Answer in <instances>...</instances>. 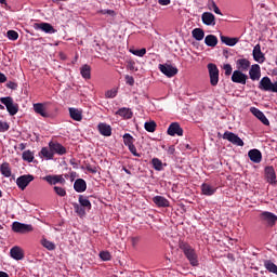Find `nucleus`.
<instances>
[{"label": "nucleus", "instance_id": "nucleus-1", "mask_svg": "<svg viewBox=\"0 0 277 277\" xmlns=\"http://www.w3.org/2000/svg\"><path fill=\"white\" fill-rule=\"evenodd\" d=\"M179 248L182 250L187 261L193 267H198V254L196 253V249H193L189 243L180 240Z\"/></svg>", "mask_w": 277, "mask_h": 277}, {"label": "nucleus", "instance_id": "nucleus-53", "mask_svg": "<svg viewBox=\"0 0 277 277\" xmlns=\"http://www.w3.org/2000/svg\"><path fill=\"white\" fill-rule=\"evenodd\" d=\"M97 14H108V16H116V11L114 10H100Z\"/></svg>", "mask_w": 277, "mask_h": 277}, {"label": "nucleus", "instance_id": "nucleus-43", "mask_svg": "<svg viewBox=\"0 0 277 277\" xmlns=\"http://www.w3.org/2000/svg\"><path fill=\"white\" fill-rule=\"evenodd\" d=\"M145 131L148 133H155L157 131V123L155 121L145 122Z\"/></svg>", "mask_w": 277, "mask_h": 277}, {"label": "nucleus", "instance_id": "nucleus-36", "mask_svg": "<svg viewBox=\"0 0 277 277\" xmlns=\"http://www.w3.org/2000/svg\"><path fill=\"white\" fill-rule=\"evenodd\" d=\"M264 267H265V269H267L272 274H276V276H277V265L274 264V262H272L269 260H265L264 261Z\"/></svg>", "mask_w": 277, "mask_h": 277}, {"label": "nucleus", "instance_id": "nucleus-15", "mask_svg": "<svg viewBox=\"0 0 277 277\" xmlns=\"http://www.w3.org/2000/svg\"><path fill=\"white\" fill-rule=\"evenodd\" d=\"M252 55H253L254 62H258V64H265V54L263 53V51H261L260 43L254 45Z\"/></svg>", "mask_w": 277, "mask_h": 277}, {"label": "nucleus", "instance_id": "nucleus-26", "mask_svg": "<svg viewBox=\"0 0 277 277\" xmlns=\"http://www.w3.org/2000/svg\"><path fill=\"white\" fill-rule=\"evenodd\" d=\"M236 66L238 70H240L241 72H246V70L250 68V62L248 61V58H239L236 61Z\"/></svg>", "mask_w": 277, "mask_h": 277}, {"label": "nucleus", "instance_id": "nucleus-55", "mask_svg": "<svg viewBox=\"0 0 277 277\" xmlns=\"http://www.w3.org/2000/svg\"><path fill=\"white\" fill-rule=\"evenodd\" d=\"M87 172H90L91 174H96V172H98V169L96 168V166H91L88 164L85 167Z\"/></svg>", "mask_w": 277, "mask_h": 277}, {"label": "nucleus", "instance_id": "nucleus-3", "mask_svg": "<svg viewBox=\"0 0 277 277\" xmlns=\"http://www.w3.org/2000/svg\"><path fill=\"white\" fill-rule=\"evenodd\" d=\"M12 230L13 233H18L19 235H27V233H34V225L15 221L12 224Z\"/></svg>", "mask_w": 277, "mask_h": 277}, {"label": "nucleus", "instance_id": "nucleus-59", "mask_svg": "<svg viewBox=\"0 0 277 277\" xmlns=\"http://www.w3.org/2000/svg\"><path fill=\"white\" fill-rule=\"evenodd\" d=\"M8 81V77H5V74L0 71V83H5Z\"/></svg>", "mask_w": 277, "mask_h": 277}, {"label": "nucleus", "instance_id": "nucleus-10", "mask_svg": "<svg viewBox=\"0 0 277 277\" xmlns=\"http://www.w3.org/2000/svg\"><path fill=\"white\" fill-rule=\"evenodd\" d=\"M159 70L162 72V75H166V77L172 78L175 77V75H179V68L169 65V64H160Z\"/></svg>", "mask_w": 277, "mask_h": 277}, {"label": "nucleus", "instance_id": "nucleus-63", "mask_svg": "<svg viewBox=\"0 0 277 277\" xmlns=\"http://www.w3.org/2000/svg\"><path fill=\"white\" fill-rule=\"evenodd\" d=\"M0 277H10V275H8L5 272H0Z\"/></svg>", "mask_w": 277, "mask_h": 277}, {"label": "nucleus", "instance_id": "nucleus-23", "mask_svg": "<svg viewBox=\"0 0 277 277\" xmlns=\"http://www.w3.org/2000/svg\"><path fill=\"white\" fill-rule=\"evenodd\" d=\"M10 255L15 261H23V259H25V253H23V249H21V247H13L10 250Z\"/></svg>", "mask_w": 277, "mask_h": 277}, {"label": "nucleus", "instance_id": "nucleus-5", "mask_svg": "<svg viewBox=\"0 0 277 277\" xmlns=\"http://www.w3.org/2000/svg\"><path fill=\"white\" fill-rule=\"evenodd\" d=\"M259 88L263 92H275V93H277V81L272 82V79H269V77H263L260 81Z\"/></svg>", "mask_w": 277, "mask_h": 277}, {"label": "nucleus", "instance_id": "nucleus-9", "mask_svg": "<svg viewBox=\"0 0 277 277\" xmlns=\"http://www.w3.org/2000/svg\"><path fill=\"white\" fill-rule=\"evenodd\" d=\"M223 140H227V142H230L234 146H243V140L230 131L224 132Z\"/></svg>", "mask_w": 277, "mask_h": 277}, {"label": "nucleus", "instance_id": "nucleus-38", "mask_svg": "<svg viewBox=\"0 0 277 277\" xmlns=\"http://www.w3.org/2000/svg\"><path fill=\"white\" fill-rule=\"evenodd\" d=\"M151 166L157 172H161V170H163V162L159 158H153Z\"/></svg>", "mask_w": 277, "mask_h": 277}, {"label": "nucleus", "instance_id": "nucleus-2", "mask_svg": "<svg viewBox=\"0 0 277 277\" xmlns=\"http://www.w3.org/2000/svg\"><path fill=\"white\" fill-rule=\"evenodd\" d=\"M0 103L5 106L10 116H16L18 114V104L14 103V98L12 96L0 97Z\"/></svg>", "mask_w": 277, "mask_h": 277}, {"label": "nucleus", "instance_id": "nucleus-21", "mask_svg": "<svg viewBox=\"0 0 277 277\" xmlns=\"http://www.w3.org/2000/svg\"><path fill=\"white\" fill-rule=\"evenodd\" d=\"M74 189L78 194H83L88 189V183L83 179H77L74 183Z\"/></svg>", "mask_w": 277, "mask_h": 277}, {"label": "nucleus", "instance_id": "nucleus-47", "mask_svg": "<svg viewBox=\"0 0 277 277\" xmlns=\"http://www.w3.org/2000/svg\"><path fill=\"white\" fill-rule=\"evenodd\" d=\"M100 258L102 261H111V253H109V251H101Z\"/></svg>", "mask_w": 277, "mask_h": 277}, {"label": "nucleus", "instance_id": "nucleus-57", "mask_svg": "<svg viewBox=\"0 0 277 277\" xmlns=\"http://www.w3.org/2000/svg\"><path fill=\"white\" fill-rule=\"evenodd\" d=\"M131 241H132V246L135 248V246L140 243V237L138 236L132 237Z\"/></svg>", "mask_w": 277, "mask_h": 277}, {"label": "nucleus", "instance_id": "nucleus-39", "mask_svg": "<svg viewBox=\"0 0 277 277\" xmlns=\"http://www.w3.org/2000/svg\"><path fill=\"white\" fill-rule=\"evenodd\" d=\"M40 155H42V157H44L45 159H53V157L55 156L53 154V150L48 147H42L41 151H40Z\"/></svg>", "mask_w": 277, "mask_h": 277}, {"label": "nucleus", "instance_id": "nucleus-17", "mask_svg": "<svg viewBox=\"0 0 277 277\" xmlns=\"http://www.w3.org/2000/svg\"><path fill=\"white\" fill-rule=\"evenodd\" d=\"M49 148H51L53 155H66V147L57 142H50Z\"/></svg>", "mask_w": 277, "mask_h": 277}, {"label": "nucleus", "instance_id": "nucleus-32", "mask_svg": "<svg viewBox=\"0 0 277 277\" xmlns=\"http://www.w3.org/2000/svg\"><path fill=\"white\" fill-rule=\"evenodd\" d=\"M0 172L2 175H4L6 179H10L12 176V169L10 168V164L8 162H3L0 166Z\"/></svg>", "mask_w": 277, "mask_h": 277}, {"label": "nucleus", "instance_id": "nucleus-12", "mask_svg": "<svg viewBox=\"0 0 277 277\" xmlns=\"http://www.w3.org/2000/svg\"><path fill=\"white\" fill-rule=\"evenodd\" d=\"M34 29L44 31V34H56L57 30L50 23H35L32 25Z\"/></svg>", "mask_w": 277, "mask_h": 277}, {"label": "nucleus", "instance_id": "nucleus-56", "mask_svg": "<svg viewBox=\"0 0 277 277\" xmlns=\"http://www.w3.org/2000/svg\"><path fill=\"white\" fill-rule=\"evenodd\" d=\"M6 88H9L10 90H16L18 88V84L16 82L9 81L6 83Z\"/></svg>", "mask_w": 277, "mask_h": 277}, {"label": "nucleus", "instance_id": "nucleus-31", "mask_svg": "<svg viewBox=\"0 0 277 277\" xmlns=\"http://www.w3.org/2000/svg\"><path fill=\"white\" fill-rule=\"evenodd\" d=\"M221 42H223V44H226L227 47H235V44H237V42H239V38H230V37H226V36H221Z\"/></svg>", "mask_w": 277, "mask_h": 277}, {"label": "nucleus", "instance_id": "nucleus-58", "mask_svg": "<svg viewBox=\"0 0 277 277\" xmlns=\"http://www.w3.org/2000/svg\"><path fill=\"white\" fill-rule=\"evenodd\" d=\"M128 68L129 70H135V62L134 61L128 62Z\"/></svg>", "mask_w": 277, "mask_h": 277}, {"label": "nucleus", "instance_id": "nucleus-60", "mask_svg": "<svg viewBox=\"0 0 277 277\" xmlns=\"http://www.w3.org/2000/svg\"><path fill=\"white\" fill-rule=\"evenodd\" d=\"M159 5H170V0H158Z\"/></svg>", "mask_w": 277, "mask_h": 277}, {"label": "nucleus", "instance_id": "nucleus-45", "mask_svg": "<svg viewBox=\"0 0 277 277\" xmlns=\"http://www.w3.org/2000/svg\"><path fill=\"white\" fill-rule=\"evenodd\" d=\"M53 189L56 196H60L61 198H64V196H66V188L62 186H54Z\"/></svg>", "mask_w": 277, "mask_h": 277}, {"label": "nucleus", "instance_id": "nucleus-61", "mask_svg": "<svg viewBox=\"0 0 277 277\" xmlns=\"http://www.w3.org/2000/svg\"><path fill=\"white\" fill-rule=\"evenodd\" d=\"M176 148H174V145H171L169 148H168V154L169 155H174Z\"/></svg>", "mask_w": 277, "mask_h": 277}, {"label": "nucleus", "instance_id": "nucleus-44", "mask_svg": "<svg viewBox=\"0 0 277 277\" xmlns=\"http://www.w3.org/2000/svg\"><path fill=\"white\" fill-rule=\"evenodd\" d=\"M22 158L24 161H28V163H31L34 161V153L31 150H25L22 155Z\"/></svg>", "mask_w": 277, "mask_h": 277}, {"label": "nucleus", "instance_id": "nucleus-19", "mask_svg": "<svg viewBox=\"0 0 277 277\" xmlns=\"http://www.w3.org/2000/svg\"><path fill=\"white\" fill-rule=\"evenodd\" d=\"M249 77L252 81H259V79H261V66L259 64L251 66Z\"/></svg>", "mask_w": 277, "mask_h": 277}, {"label": "nucleus", "instance_id": "nucleus-42", "mask_svg": "<svg viewBox=\"0 0 277 277\" xmlns=\"http://www.w3.org/2000/svg\"><path fill=\"white\" fill-rule=\"evenodd\" d=\"M41 246H43V248L50 251L55 250V243H53L50 240H47V238L41 239Z\"/></svg>", "mask_w": 277, "mask_h": 277}, {"label": "nucleus", "instance_id": "nucleus-13", "mask_svg": "<svg viewBox=\"0 0 277 277\" xmlns=\"http://www.w3.org/2000/svg\"><path fill=\"white\" fill-rule=\"evenodd\" d=\"M233 83H240V85H246V81H248V75L243 74L241 70H234L232 75Z\"/></svg>", "mask_w": 277, "mask_h": 277}, {"label": "nucleus", "instance_id": "nucleus-6", "mask_svg": "<svg viewBox=\"0 0 277 277\" xmlns=\"http://www.w3.org/2000/svg\"><path fill=\"white\" fill-rule=\"evenodd\" d=\"M260 220L261 222H264L265 224H267V226L272 228L276 226L277 215L272 212L264 211L260 214Z\"/></svg>", "mask_w": 277, "mask_h": 277}, {"label": "nucleus", "instance_id": "nucleus-22", "mask_svg": "<svg viewBox=\"0 0 277 277\" xmlns=\"http://www.w3.org/2000/svg\"><path fill=\"white\" fill-rule=\"evenodd\" d=\"M201 21H202L203 25L215 26V15H213V13H211V12L202 13Z\"/></svg>", "mask_w": 277, "mask_h": 277}, {"label": "nucleus", "instance_id": "nucleus-4", "mask_svg": "<svg viewBox=\"0 0 277 277\" xmlns=\"http://www.w3.org/2000/svg\"><path fill=\"white\" fill-rule=\"evenodd\" d=\"M208 72L210 77V83L215 88L217 83H220V69L217 68V65L210 63L208 64Z\"/></svg>", "mask_w": 277, "mask_h": 277}, {"label": "nucleus", "instance_id": "nucleus-41", "mask_svg": "<svg viewBox=\"0 0 277 277\" xmlns=\"http://www.w3.org/2000/svg\"><path fill=\"white\" fill-rule=\"evenodd\" d=\"M208 9L212 10V12H214V14H219L220 16H222V11H220V8L217 6V4L215 3V1L211 0L208 3Z\"/></svg>", "mask_w": 277, "mask_h": 277}, {"label": "nucleus", "instance_id": "nucleus-33", "mask_svg": "<svg viewBox=\"0 0 277 277\" xmlns=\"http://www.w3.org/2000/svg\"><path fill=\"white\" fill-rule=\"evenodd\" d=\"M91 72H92V67L90 65L85 64L80 68V75L83 77V79H91Z\"/></svg>", "mask_w": 277, "mask_h": 277}, {"label": "nucleus", "instance_id": "nucleus-54", "mask_svg": "<svg viewBox=\"0 0 277 277\" xmlns=\"http://www.w3.org/2000/svg\"><path fill=\"white\" fill-rule=\"evenodd\" d=\"M126 83L131 87L135 85V78H133V76L126 75Z\"/></svg>", "mask_w": 277, "mask_h": 277}, {"label": "nucleus", "instance_id": "nucleus-18", "mask_svg": "<svg viewBox=\"0 0 277 277\" xmlns=\"http://www.w3.org/2000/svg\"><path fill=\"white\" fill-rule=\"evenodd\" d=\"M248 157L253 163H261V161H263V154H261L259 149H250Z\"/></svg>", "mask_w": 277, "mask_h": 277}, {"label": "nucleus", "instance_id": "nucleus-7", "mask_svg": "<svg viewBox=\"0 0 277 277\" xmlns=\"http://www.w3.org/2000/svg\"><path fill=\"white\" fill-rule=\"evenodd\" d=\"M42 180L49 185H66V179H64V175H45Z\"/></svg>", "mask_w": 277, "mask_h": 277}, {"label": "nucleus", "instance_id": "nucleus-28", "mask_svg": "<svg viewBox=\"0 0 277 277\" xmlns=\"http://www.w3.org/2000/svg\"><path fill=\"white\" fill-rule=\"evenodd\" d=\"M78 202L87 211H90L92 209V202H90V199H88V197H85L83 195H79Z\"/></svg>", "mask_w": 277, "mask_h": 277}, {"label": "nucleus", "instance_id": "nucleus-25", "mask_svg": "<svg viewBox=\"0 0 277 277\" xmlns=\"http://www.w3.org/2000/svg\"><path fill=\"white\" fill-rule=\"evenodd\" d=\"M98 132L101 135H104L105 137H110L111 135V126L107 123H98L97 126Z\"/></svg>", "mask_w": 277, "mask_h": 277}, {"label": "nucleus", "instance_id": "nucleus-20", "mask_svg": "<svg viewBox=\"0 0 277 277\" xmlns=\"http://www.w3.org/2000/svg\"><path fill=\"white\" fill-rule=\"evenodd\" d=\"M153 202L154 205H156V207L166 209L168 207H170V200H168L166 197L163 196H155L153 198Z\"/></svg>", "mask_w": 277, "mask_h": 277}, {"label": "nucleus", "instance_id": "nucleus-40", "mask_svg": "<svg viewBox=\"0 0 277 277\" xmlns=\"http://www.w3.org/2000/svg\"><path fill=\"white\" fill-rule=\"evenodd\" d=\"M123 144L124 146H132L133 144H135V140L133 138V136L130 133H126L123 135Z\"/></svg>", "mask_w": 277, "mask_h": 277}, {"label": "nucleus", "instance_id": "nucleus-24", "mask_svg": "<svg viewBox=\"0 0 277 277\" xmlns=\"http://www.w3.org/2000/svg\"><path fill=\"white\" fill-rule=\"evenodd\" d=\"M69 116L71 120H75L76 122H81V120H83V111L78 108H69Z\"/></svg>", "mask_w": 277, "mask_h": 277}, {"label": "nucleus", "instance_id": "nucleus-29", "mask_svg": "<svg viewBox=\"0 0 277 277\" xmlns=\"http://www.w3.org/2000/svg\"><path fill=\"white\" fill-rule=\"evenodd\" d=\"M34 110L36 114H39V116H42V118L49 117V114L44 110V105L41 103L34 104Z\"/></svg>", "mask_w": 277, "mask_h": 277}, {"label": "nucleus", "instance_id": "nucleus-11", "mask_svg": "<svg viewBox=\"0 0 277 277\" xmlns=\"http://www.w3.org/2000/svg\"><path fill=\"white\" fill-rule=\"evenodd\" d=\"M34 179L35 177L31 174L21 175L16 180V185L19 189H22V192H25V189H27V186L29 185V183H31V181H34Z\"/></svg>", "mask_w": 277, "mask_h": 277}, {"label": "nucleus", "instance_id": "nucleus-64", "mask_svg": "<svg viewBox=\"0 0 277 277\" xmlns=\"http://www.w3.org/2000/svg\"><path fill=\"white\" fill-rule=\"evenodd\" d=\"M122 170L126 172V174H131V170L127 169V167H123Z\"/></svg>", "mask_w": 277, "mask_h": 277}, {"label": "nucleus", "instance_id": "nucleus-62", "mask_svg": "<svg viewBox=\"0 0 277 277\" xmlns=\"http://www.w3.org/2000/svg\"><path fill=\"white\" fill-rule=\"evenodd\" d=\"M18 148H19V150H25V148H27V144L21 143V144L18 145Z\"/></svg>", "mask_w": 277, "mask_h": 277}, {"label": "nucleus", "instance_id": "nucleus-34", "mask_svg": "<svg viewBox=\"0 0 277 277\" xmlns=\"http://www.w3.org/2000/svg\"><path fill=\"white\" fill-rule=\"evenodd\" d=\"M205 44L207 47H217V37L215 35H208L205 38Z\"/></svg>", "mask_w": 277, "mask_h": 277}, {"label": "nucleus", "instance_id": "nucleus-27", "mask_svg": "<svg viewBox=\"0 0 277 277\" xmlns=\"http://www.w3.org/2000/svg\"><path fill=\"white\" fill-rule=\"evenodd\" d=\"M215 192H217V188L211 186V184L203 183L201 185V194H203V196H213Z\"/></svg>", "mask_w": 277, "mask_h": 277}, {"label": "nucleus", "instance_id": "nucleus-35", "mask_svg": "<svg viewBox=\"0 0 277 277\" xmlns=\"http://www.w3.org/2000/svg\"><path fill=\"white\" fill-rule=\"evenodd\" d=\"M72 207H74L75 213H77L79 217H84L87 210L81 203L74 202Z\"/></svg>", "mask_w": 277, "mask_h": 277}, {"label": "nucleus", "instance_id": "nucleus-52", "mask_svg": "<svg viewBox=\"0 0 277 277\" xmlns=\"http://www.w3.org/2000/svg\"><path fill=\"white\" fill-rule=\"evenodd\" d=\"M118 94L117 90H109L105 93L106 98H116Z\"/></svg>", "mask_w": 277, "mask_h": 277}, {"label": "nucleus", "instance_id": "nucleus-16", "mask_svg": "<svg viewBox=\"0 0 277 277\" xmlns=\"http://www.w3.org/2000/svg\"><path fill=\"white\" fill-rule=\"evenodd\" d=\"M250 111L251 114H253V116H255V118H258L259 121L262 122V124H264L265 127H269V119H267V117L265 116V114H263V111H261L256 107H251Z\"/></svg>", "mask_w": 277, "mask_h": 277}, {"label": "nucleus", "instance_id": "nucleus-49", "mask_svg": "<svg viewBox=\"0 0 277 277\" xmlns=\"http://www.w3.org/2000/svg\"><path fill=\"white\" fill-rule=\"evenodd\" d=\"M130 153L133 155V157H142V154L137 153V148L135 147V144H132L128 146Z\"/></svg>", "mask_w": 277, "mask_h": 277}, {"label": "nucleus", "instance_id": "nucleus-50", "mask_svg": "<svg viewBox=\"0 0 277 277\" xmlns=\"http://www.w3.org/2000/svg\"><path fill=\"white\" fill-rule=\"evenodd\" d=\"M5 131H10V123L0 121V133H5Z\"/></svg>", "mask_w": 277, "mask_h": 277}, {"label": "nucleus", "instance_id": "nucleus-46", "mask_svg": "<svg viewBox=\"0 0 277 277\" xmlns=\"http://www.w3.org/2000/svg\"><path fill=\"white\" fill-rule=\"evenodd\" d=\"M130 53H132V55H136V57H144L146 49L142 48L141 50H130Z\"/></svg>", "mask_w": 277, "mask_h": 277}, {"label": "nucleus", "instance_id": "nucleus-8", "mask_svg": "<svg viewBox=\"0 0 277 277\" xmlns=\"http://www.w3.org/2000/svg\"><path fill=\"white\" fill-rule=\"evenodd\" d=\"M264 176L265 181L269 183V185H277V180H276V170L272 166H267L264 169Z\"/></svg>", "mask_w": 277, "mask_h": 277}, {"label": "nucleus", "instance_id": "nucleus-48", "mask_svg": "<svg viewBox=\"0 0 277 277\" xmlns=\"http://www.w3.org/2000/svg\"><path fill=\"white\" fill-rule=\"evenodd\" d=\"M6 37L9 40H18V32L16 30H9Z\"/></svg>", "mask_w": 277, "mask_h": 277}, {"label": "nucleus", "instance_id": "nucleus-37", "mask_svg": "<svg viewBox=\"0 0 277 277\" xmlns=\"http://www.w3.org/2000/svg\"><path fill=\"white\" fill-rule=\"evenodd\" d=\"M117 116H121V118H127L129 120V118H132L133 114L131 113V110L129 108H120L117 110Z\"/></svg>", "mask_w": 277, "mask_h": 277}, {"label": "nucleus", "instance_id": "nucleus-14", "mask_svg": "<svg viewBox=\"0 0 277 277\" xmlns=\"http://www.w3.org/2000/svg\"><path fill=\"white\" fill-rule=\"evenodd\" d=\"M167 133L168 135H171V137H174V135L183 137V128H181V124L179 122H172L169 126Z\"/></svg>", "mask_w": 277, "mask_h": 277}, {"label": "nucleus", "instance_id": "nucleus-51", "mask_svg": "<svg viewBox=\"0 0 277 277\" xmlns=\"http://www.w3.org/2000/svg\"><path fill=\"white\" fill-rule=\"evenodd\" d=\"M223 68L226 77H230V75H233V66H230V64H225Z\"/></svg>", "mask_w": 277, "mask_h": 277}, {"label": "nucleus", "instance_id": "nucleus-30", "mask_svg": "<svg viewBox=\"0 0 277 277\" xmlns=\"http://www.w3.org/2000/svg\"><path fill=\"white\" fill-rule=\"evenodd\" d=\"M192 36L195 40L200 42L201 40H205V30L202 28H195L192 31Z\"/></svg>", "mask_w": 277, "mask_h": 277}]
</instances>
